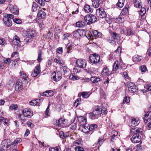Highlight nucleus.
<instances>
[{
  "label": "nucleus",
  "instance_id": "obj_34",
  "mask_svg": "<svg viewBox=\"0 0 151 151\" xmlns=\"http://www.w3.org/2000/svg\"><path fill=\"white\" fill-rule=\"evenodd\" d=\"M22 141V139L21 138H18L16 139L12 143V145H13L14 146L17 144L18 143L21 142Z\"/></svg>",
  "mask_w": 151,
  "mask_h": 151
},
{
  "label": "nucleus",
  "instance_id": "obj_50",
  "mask_svg": "<svg viewBox=\"0 0 151 151\" xmlns=\"http://www.w3.org/2000/svg\"><path fill=\"white\" fill-rule=\"evenodd\" d=\"M64 119H63L61 118L57 122V124L59 126L61 125L62 124H64Z\"/></svg>",
  "mask_w": 151,
  "mask_h": 151
},
{
  "label": "nucleus",
  "instance_id": "obj_24",
  "mask_svg": "<svg viewBox=\"0 0 151 151\" xmlns=\"http://www.w3.org/2000/svg\"><path fill=\"white\" fill-rule=\"evenodd\" d=\"M110 71L107 67L103 68L101 72V74L104 76H107L109 75Z\"/></svg>",
  "mask_w": 151,
  "mask_h": 151
},
{
  "label": "nucleus",
  "instance_id": "obj_39",
  "mask_svg": "<svg viewBox=\"0 0 151 151\" xmlns=\"http://www.w3.org/2000/svg\"><path fill=\"white\" fill-rule=\"evenodd\" d=\"M82 142L80 140H77L74 141L73 143V146H76L77 147L79 145H81Z\"/></svg>",
  "mask_w": 151,
  "mask_h": 151
},
{
  "label": "nucleus",
  "instance_id": "obj_51",
  "mask_svg": "<svg viewBox=\"0 0 151 151\" xmlns=\"http://www.w3.org/2000/svg\"><path fill=\"white\" fill-rule=\"evenodd\" d=\"M114 40L111 36L109 37L107 39V41L110 43L113 44L114 43Z\"/></svg>",
  "mask_w": 151,
  "mask_h": 151
},
{
  "label": "nucleus",
  "instance_id": "obj_63",
  "mask_svg": "<svg viewBox=\"0 0 151 151\" xmlns=\"http://www.w3.org/2000/svg\"><path fill=\"white\" fill-rule=\"evenodd\" d=\"M5 40L4 38H0V45H4L5 43Z\"/></svg>",
  "mask_w": 151,
  "mask_h": 151
},
{
  "label": "nucleus",
  "instance_id": "obj_4",
  "mask_svg": "<svg viewBox=\"0 0 151 151\" xmlns=\"http://www.w3.org/2000/svg\"><path fill=\"white\" fill-rule=\"evenodd\" d=\"M128 90L130 92L134 93L137 92L138 88L133 83L130 82L127 84Z\"/></svg>",
  "mask_w": 151,
  "mask_h": 151
},
{
  "label": "nucleus",
  "instance_id": "obj_38",
  "mask_svg": "<svg viewBox=\"0 0 151 151\" xmlns=\"http://www.w3.org/2000/svg\"><path fill=\"white\" fill-rule=\"evenodd\" d=\"M81 95L83 98H87L89 97L90 95L88 92H83L81 93Z\"/></svg>",
  "mask_w": 151,
  "mask_h": 151
},
{
  "label": "nucleus",
  "instance_id": "obj_26",
  "mask_svg": "<svg viewBox=\"0 0 151 151\" xmlns=\"http://www.w3.org/2000/svg\"><path fill=\"white\" fill-rule=\"evenodd\" d=\"M88 125L87 124H85L82 125V131L85 133H87L88 132V131L89 130V128H88Z\"/></svg>",
  "mask_w": 151,
  "mask_h": 151
},
{
  "label": "nucleus",
  "instance_id": "obj_35",
  "mask_svg": "<svg viewBox=\"0 0 151 151\" xmlns=\"http://www.w3.org/2000/svg\"><path fill=\"white\" fill-rule=\"evenodd\" d=\"M38 56L37 59V61L40 62L42 60V52L40 50H39L38 52Z\"/></svg>",
  "mask_w": 151,
  "mask_h": 151
},
{
  "label": "nucleus",
  "instance_id": "obj_32",
  "mask_svg": "<svg viewBox=\"0 0 151 151\" xmlns=\"http://www.w3.org/2000/svg\"><path fill=\"white\" fill-rule=\"evenodd\" d=\"M124 0H119L116 4V6L120 8L122 7L124 5Z\"/></svg>",
  "mask_w": 151,
  "mask_h": 151
},
{
  "label": "nucleus",
  "instance_id": "obj_9",
  "mask_svg": "<svg viewBox=\"0 0 151 151\" xmlns=\"http://www.w3.org/2000/svg\"><path fill=\"white\" fill-rule=\"evenodd\" d=\"M23 88L22 82L20 79L18 80L15 86V90L16 91H19L21 90Z\"/></svg>",
  "mask_w": 151,
  "mask_h": 151
},
{
  "label": "nucleus",
  "instance_id": "obj_57",
  "mask_svg": "<svg viewBox=\"0 0 151 151\" xmlns=\"http://www.w3.org/2000/svg\"><path fill=\"white\" fill-rule=\"evenodd\" d=\"M13 21L14 22L18 24H20L22 22V21L21 20L17 18L14 19Z\"/></svg>",
  "mask_w": 151,
  "mask_h": 151
},
{
  "label": "nucleus",
  "instance_id": "obj_15",
  "mask_svg": "<svg viewBox=\"0 0 151 151\" xmlns=\"http://www.w3.org/2000/svg\"><path fill=\"white\" fill-rule=\"evenodd\" d=\"M3 21L5 25L7 27H10L12 26V21L10 19L6 18L4 16Z\"/></svg>",
  "mask_w": 151,
  "mask_h": 151
},
{
  "label": "nucleus",
  "instance_id": "obj_48",
  "mask_svg": "<svg viewBox=\"0 0 151 151\" xmlns=\"http://www.w3.org/2000/svg\"><path fill=\"white\" fill-rule=\"evenodd\" d=\"M99 1V0L95 1L93 3V6L95 8L98 7L100 5Z\"/></svg>",
  "mask_w": 151,
  "mask_h": 151
},
{
  "label": "nucleus",
  "instance_id": "obj_3",
  "mask_svg": "<svg viewBox=\"0 0 151 151\" xmlns=\"http://www.w3.org/2000/svg\"><path fill=\"white\" fill-rule=\"evenodd\" d=\"M96 14L98 17L102 18L106 17L107 16L106 12L102 8H99L97 9Z\"/></svg>",
  "mask_w": 151,
  "mask_h": 151
},
{
  "label": "nucleus",
  "instance_id": "obj_12",
  "mask_svg": "<svg viewBox=\"0 0 151 151\" xmlns=\"http://www.w3.org/2000/svg\"><path fill=\"white\" fill-rule=\"evenodd\" d=\"M12 42L14 45L17 47H19L20 45V39L19 37L17 35H15L14 37Z\"/></svg>",
  "mask_w": 151,
  "mask_h": 151
},
{
  "label": "nucleus",
  "instance_id": "obj_58",
  "mask_svg": "<svg viewBox=\"0 0 151 151\" xmlns=\"http://www.w3.org/2000/svg\"><path fill=\"white\" fill-rule=\"evenodd\" d=\"M20 79L22 80V83L24 84H26L28 83V81L26 78H24V77H21V79Z\"/></svg>",
  "mask_w": 151,
  "mask_h": 151
},
{
  "label": "nucleus",
  "instance_id": "obj_20",
  "mask_svg": "<svg viewBox=\"0 0 151 151\" xmlns=\"http://www.w3.org/2000/svg\"><path fill=\"white\" fill-rule=\"evenodd\" d=\"M84 9L85 11L88 13L92 12L93 10L92 6L88 4H86L84 6Z\"/></svg>",
  "mask_w": 151,
  "mask_h": 151
},
{
  "label": "nucleus",
  "instance_id": "obj_61",
  "mask_svg": "<svg viewBox=\"0 0 151 151\" xmlns=\"http://www.w3.org/2000/svg\"><path fill=\"white\" fill-rule=\"evenodd\" d=\"M145 88L148 91H151V83L145 86Z\"/></svg>",
  "mask_w": 151,
  "mask_h": 151
},
{
  "label": "nucleus",
  "instance_id": "obj_23",
  "mask_svg": "<svg viewBox=\"0 0 151 151\" xmlns=\"http://www.w3.org/2000/svg\"><path fill=\"white\" fill-rule=\"evenodd\" d=\"M142 59V56L137 55H134L132 58L133 61L135 63L139 62Z\"/></svg>",
  "mask_w": 151,
  "mask_h": 151
},
{
  "label": "nucleus",
  "instance_id": "obj_28",
  "mask_svg": "<svg viewBox=\"0 0 151 151\" xmlns=\"http://www.w3.org/2000/svg\"><path fill=\"white\" fill-rule=\"evenodd\" d=\"M69 78L71 80L75 81L79 79V78L78 76H75V73H72L69 76Z\"/></svg>",
  "mask_w": 151,
  "mask_h": 151
},
{
  "label": "nucleus",
  "instance_id": "obj_29",
  "mask_svg": "<svg viewBox=\"0 0 151 151\" xmlns=\"http://www.w3.org/2000/svg\"><path fill=\"white\" fill-rule=\"evenodd\" d=\"M92 112L94 113V114L97 115L98 118L100 116L101 114L100 109L98 107L96 108Z\"/></svg>",
  "mask_w": 151,
  "mask_h": 151
},
{
  "label": "nucleus",
  "instance_id": "obj_44",
  "mask_svg": "<svg viewBox=\"0 0 151 151\" xmlns=\"http://www.w3.org/2000/svg\"><path fill=\"white\" fill-rule=\"evenodd\" d=\"M128 9L127 7H124L121 12L122 15H125L128 13Z\"/></svg>",
  "mask_w": 151,
  "mask_h": 151
},
{
  "label": "nucleus",
  "instance_id": "obj_27",
  "mask_svg": "<svg viewBox=\"0 0 151 151\" xmlns=\"http://www.w3.org/2000/svg\"><path fill=\"white\" fill-rule=\"evenodd\" d=\"M78 119L79 121H81V124H86V118L84 117L80 116L78 117Z\"/></svg>",
  "mask_w": 151,
  "mask_h": 151
},
{
  "label": "nucleus",
  "instance_id": "obj_1",
  "mask_svg": "<svg viewBox=\"0 0 151 151\" xmlns=\"http://www.w3.org/2000/svg\"><path fill=\"white\" fill-rule=\"evenodd\" d=\"M96 20V17L93 14L86 16L84 18V20L87 24H90L94 22Z\"/></svg>",
  "mask_w": 151,
  "mask_h": 151
},
{
  "label": "nucleus",
  "instance_id": "obj_16",
  "mask_svg": "<svg viewBox=\"0 0 151 151\" xmlns=\"http://www.w3.org/2000/svg\"><path fill=\"white\" fill-rule=\"evenodd\" d=\"M143 119L145 122L146 123L148 121V119L149 120H151V112L147 111L144 115V117L143 118Z\"/></svg>",
  "mask_w": 151,
  "mask_h": 151
},
{
  "label": "nucleus",
  "instance_id": "obj_46",
  "mask_svg": "<svg viewBox=\"0 0 151 151\" xmlns=\"http://www.w3.org/2000/svg\"><path fill=\"white\" fill-rule=\"evenodd\" d=\"M97 125L95 124H92L89 127V130L92 131L97 128Z\"/></svg>",
  "mask_w": 151,
  "mask_h": 151
},
{
  "label": "nucleus",
  "instance_id": "obj_30",
  "mask_svg": "<svg viewBox=\"0 0 151 151\" xmlns=\"http://www.w3.org/2000/svg\"><path fill=\"white\" fill-rule=\"evenodd\" d=\"M86 23L85 22H84L82 21H80L76 23V25L78 27H82L85 25Z\"/></svg>",
  "mask_w": 151,
  "mask_h": 151
},
{
  "label": "nucleus",
  "instance_id": "obj_6",
  "mask_svg": "<svg viewBox=\"0 0 151 151\" xmlns=\"http://www.w3.org/2000/svg\"><path fill=\"white\" fill-rule=\"evenodd\" d=\"M9 8L11 12L13 14L18 15L19 13L18 9L15 6L13 2H10L9 4Z\"/></svg>",
  "mask_w": 151,
  "mask_h": 151
},
{
  "label": "nucleus",
  "instance_id": "obj_33",
  "mask_svg": "<svg viewBox=\"0 0 151 151\" xmlns=\"http://www.w3.org/2000/svg\"><path fill=\"white\" fill-rule=\"evenodd\" d=\"M89 115L90 118L91 119H94L98 118L97 115L94 114V113L93 112L89 113Z\"/></svg>",
  "mask_w": 151,
  "mask_h": 151
},
{
  "label": "nucleus",
  "instance_id": "obj_5",
  "mask_svg": "<svg viewBox=\"0 0 151 151\" xmlns=\"http://www.w3.org/2000/svg\"><path fill=\"white\" fill-rule=\"evenodd\" d=\"M52 76L53 80L57 82L61 79L62 74L60 71H55L52 73Z\"/></svg>",
  "mask_w": 151,
  "mask_h": 151
},
{
  "label": "nucleus",
  "instance_id": "obj_11",
  "mask_svg": "<svg viewBox=\"0 0 151 151\" xmlns=\"http://www.w3.org/2000/svg\"><path fill=\"white\" fill-rule=\"evenodd\" d=\"M40 72V68L39 65L36 66L35 69L32 72V76L34 77H36Z\"/></svg>",
  "mask_w": 151,
  "mask_h": 151
},
{
  "label": "nucleus",
  "instance_id": "obj_22",
  "mask_svg": "<svg viewBox=\"0 0 151 151\" xmlns=\"http://www.w3.org/2000/svg\"><path fill=\"white\" fill-rule=\"evenodd\" d=\"M27 34L28 38H29L30 39L35 36L36 35L35 32L33 30L29 31Z\"/></svg>",
  "mask_w": 151,
  "mask_h": 151
},
{
  "label": "nucleus",
  "instance_id": "obj_47",
  "mask_svg": "<svg viewBox=\"0 0 151 151\" xmlns=\"http://www.w3.org/2000/svg\"><path fill=\"white\" fill-rule=\"evenodd\" d=\"M18 108L16 104H12L9 107V109L11 110H16Z\"/></svg>",
  "mask_w": 151,
  "mask_h": 151
},
{
  "label": "nucleus",
  "instance_id": "obj_37",
  "mask_svg": "<svg viewBox=\"0 0 151 151\" xmlns=\"http://www.w3.org/2000/svg\"><path fill=\"white\" fill-rule=\"evenodd\" d=\"M104 141L103 138H100L99 139L97 143L94 144L93 146H96V145H98V146H101Z\"/></svg>",
  "mask_w": 151,
  "mask_h": 151
},
{
  "label": "nucleus",
  "instance_id": "obj_59",
  "mask_svg": "<svg viewBox=\"0 0 151 151\" xmlns=\"http://www.w3.org/2000/svg\"><path fill=\"white\" fill-rule=\"evenodd\" d=\"M87 33L88 34V37H89V39H90L91 40L93 39V37H94V36L93 35L92 32L91 33L90 32H88Z\"/></svg>",
  "mask_w": 151,
  "mask_h": 151
},
{
  "label": "nucleus",
  "instance_id": "obj_62",
  "mask_svg": "<svg viewBox=\"0 0 151 151\" xmlns=\"http://www.w3.org/2000/svg\"><path fill=\"white\" fill-rule=\"evenodd\" d=\"M18 56V54L17 52H13L11 55V57L12 58L14 57L15 58H17Z\"/></svg>",
  "mask_w": 151,
  "mask_h": 151
},
{
  "label": "nucleus",
  "instance_id": "obj_14",
  "mask_svg": "<svg viewBox=\"0 0 151 151\" xmlns=\"http://www.w3.org/2000/svg\"><path fill=\"white\" fill-rule=\"evenodd\" d=\"M140 120L138 118H136L132 119V120L131 124L133 127H135L137 126L140 123Z\"/></svg>",
  "mask_w": 151,
  "mask_h": 151
},
{
  "label": "nucleus",
  "instance_id": "obj_17",
  "mask_svg": "<svg viewBox=\"0 0 151 151\" xmlns=\"http://www.w3.org/2000/svg\"><path fill=\"white\" fill-rule=\"evenodd\" d=\"M123 32L125 35L127 36H130L133 35L134 34V32L131 29L127 28Z\"/></svg>",
  "mask_w": 151,
  "mask_h": 151
},
{
  "label": "nucleus",
  "instance_id": "obj_64",
  "mask_svg": "<svg viewBox=\"0 0 151 151\" xmlns=\"http://www.w3.org/2000/svg\"><path fill=\"white\" fill-rule=\"evenodd\" d=\"M69 36L70 34L69 33H65L63 35V38L64 40L68 39Z\"/></svg>",
  "mask_w": 151,
  "mask_h": 151
},
{
  "label": "nucleus",
  "instance_id": "obj_56",
  "mask_svg": "<svg viewBox=\"0 0 151 151\" xmlns=\"http://www.w3.org/2000/svg\"><path fill=\"white\" fill-rule=\"evenodd\" d=\"M37 6L36 4H33L32 7V10L33 11H36L37 9Z\"/></svg>",
  "mask_w": 151,
  "mask_h": 151
},
{
  "label": "nucleus",
  "instance_id": "obj_60",
  "mask_svg": "<svg viewBox=\"0 0 151 151\" xmlns=\"http://www.w3.org/2000/svg\"><path fill=\"white\" fill-rule=\"evenodd\" d=\"M59 54H61L63 53V48L59 47L57 48L56 51Z\"/></svg>",
  "mask_w": 151,
  "mask_h": 151
},
{
  "label": "nucleus",
  "instance_id": "obj_55",
  "mask_svg": "<svg viewBox=\"0 0 151 151\" xmlns=\"http://www.w3.org/2000/svg\"><path fill=\"white\" fill-rule=\"evenodd\" d=\"M4 16V17H6L9 19H12L14 18V15L12 14H5Z\"/></svg>",
  "mask_w": 151,
  "mask_h": 151
},
{
  "label": "nucleus",
  "instance_id": "obj_8",
  "mask_svg": "<svg viewBox=\"0 0 151 151\" xmlns=\"http://www.w3.org/2000/svg\"><path fill=\"white\" fill-rule=\"evenodd\" d=\"M12 145V143L10 139H5L2 141L1 143L2 147L4 149H6Z\"/></svg>",
  "mask_w": 151,
  "mask_h": 151
},
{
  "label": "nucleus",
  "instance_id": "obj_25",
  "mask_svg": "<svg viewBox=\"0 0 151 151\" xmlns=\"http://www.w3.org/2000/svg\"><path fill=\"white\" fill-rule=\"evenodd\" d=\"M120 64L118 60H116L113 65V70L114 71H116L118 68Z\"/></svg>",
  "mask_w": 151,
  "mask_h": 151
},
{
  "label": "nucleus",
  "instance_id": "obj_19",
  "mask_svg": "<svg viewBox=\"0 0 151 151\" xmlns=\"http://www.w3.org/2000/svg\"><path fill=\"white\" fill-rule=\"evenodd\" d=\"M133 2L135 7L139 8L142 7V3L140 0H133Z\"/></svg>",
  "mask_w": 151,
  "mask_h": 151
},
{
  "label": "nucleus",
  "instance_id": "obj_31",
  "mask_svg": "<svg viewBox=\"0 0 151 151\" xmlns=\"http://www.w3.org/2000/svg\"><path fill=\"white\" fill-rule=\"evenodd\" d=\"M38 101L39 100L38 99H37L36 100H34L33 101L29 102V104L31 106H39L40 104L38 102Z\"/></svg>",
  "mask_w": 151,
  "mask_h": 151
},
{
  "label": "nucleus",
  "instance_id": "obj_53",
  "mask_svg": "<svg viewBox=\"0 0 151 151\" xmlns=\"http://www.w3.org/2000/svg\"><path fill=\"white\" fill-rule=\"evenodd\" d=\"M75 149L76 151H85L83 147L79 146L75 147Z\"/></svg>",
  "mask_w": 151,
  "mask_h": 151
},
{
  "label": "nucleus",
  "instance_id": "obj_2",
  "mask_svg": "<svg viewBox=\"0 0 151 151\" xmlns=\"http://www.w3.org/2000/svg\"><path fill=\"white\" fill-rule=\"evenodd\" d=\"M89 59L91 63L96 64L100 61V57L97 54H91L89 57Z\"/></svg>",
  "mask_w": 151,
  "mask_h": 151
},
{
  "label": "nucleus",
  "instance_id": "obj_45",
  "mask_svg": "<svg viewBox=\"0 0 151 151\" xmlns=\"http://www.w3.org/2000/svg\"><path fill=\"white\" fill-rule=\"evenodd\" d=\"M61 71L62 72H63L64 73H66L69 71V70L67 68V67L64 66L62 67L61 68Z\"/></svg>",
  "mask_w": 151,
  "mask_h": 151
},
{
  "label": "nucleus",
  "instance_id": "obj_13",
  "mask_svg": "<svg viewBox=\"0 0 151 151\" xmlns=\"http://www.w3.org/2000/svg\"><path fill=\"white\" fill-rule=\"evenodd\" d=\"M131 141L133 143H138L140 141V136L137 134H134L131 139Z\"/></svg>",
  "mask_w": 151,
  "mask_h": 151
},
{
  "label": "nucleus",
  "instance_id": "obj_36",
  "mask_svg": "<svg viewBox=\"0 0 151 151\" xmlns=\"http://www.w3.org/2000/svg\"><path fill=\"white\" fill-rule=\"evenodd\" d=\"M72 48V47L70 43H69L67 44L65 46V49H66L67 53H69L70 52V50H71Z\"/></svg>",
  "mask_w": 151,
  "mask_h": 151
},
{
  "label": "nucleus",
  "instance_id": "obj_52",
  "mask_svg": "<svg viewBox=\"0 0 151 151\" xmlns=\"http://www.w3.org/2000/svg\"><path fill=\"white\" fill-rule=\"evenodd\" d=\"M11 61L10 58H4L3 60L4 63L7 64H9L10 63H11Z\"/></svg>",
  "mask_w": 151,
  "mask_h": 151
},
{
  "label": "nucleus",
  "instance_id": "obj_49",
  "mask_svg": "<svg viewBox=\"0 0 151 151\" xmlns=\"http://www.w3.org/2000/svg\"><path fill=\"white\" fill-rule=\"evenodd\" d=\"M139 69L142 72H145L147 70L146 67L145 65L140 66Z\"/></svg>",
  "mask_w": 151,
  "mask_h": 151
},
{
  "label": "nucleus",
  "instance_id": "obj_54",
  "mask_svg": "<svg viewBox=\"0 0 151 151\" xmlns=\"http://www.w3.org/2000/svg\"><path fill=\"white\" fill-rule=\"evenodd\" d=\"M130 101V98L129 97V96H126L125 97L123 100V103H128Z\"/></svg>",
  "mask_w": 151,
  "mask_h": 151
},
{
  "label": "nucleus",
  "instance_id": "obj_10",
  "mask_svg": "<svg viewBox=\"0 0 151 151\" xmlns=\"http://www.w3.org/2000/svg\"><path fill=\"white\" fill-rule=\"evenodd\" d=\"M22 111L27 117L30 118L33 115V112L30 109L26 108Z\"/></svg>",
  "mask_w": 151,
  "mask_h": 151
},
{
  "label": "nucleus",
  "instance_id": "obj_43",
  "mask_svg": "<svg viewBox=\"0 0 151 151\" xmlns=\"http://www.w3.org/2000/svg\"><path fill=\"white\" fill-rule=\"evenodd\" d=\"M110 34L111 36L114 39H115L117 37H119V34L116 33V32H110Z\"/></svg>",
  "mask_w": 151,
  "mask_h": 151
},
{
  "label": "nucleus",
  "instance_id": "obj_18",
  "mask_svg": "<svg viewBox=\"0 0 151 151\" xmlns=\"http://www.w3.org/2000/svg\"><path fill=\"white\" fill-rule=\"evenodd\" d=\"M37 15L40 19H45L46 17V14L45 12L42 10L39 11Z\"/></svg>",
  "mask_w": 151,
  "mask_h": 151
},
{
  "label": "nucleus",
  "instance_id": "obj_40",
  "mask_svg": "<svg viewBox=\"0 0 151 151\" xmlns=\"http://www.w3.org/2000/svg\"><path fill=\"white\" fill-rule=\"evenodd\" d=\"M22 114H18V117L21 120L24 121L25 119L26 116L24 115V113L22 111Z\"/></svg>",
  "mask_w": 151,
  "mask_h": 151
},
{
  "label": "nucleus",
  "instance_id": "obj_42",
  "mask_svg": "<svg viewBox=\"0 0 151 151\" xmlns=\"http://www.w3.org/2000/svg\"><path fill=\"white\" fill-rule=\"evenodd\" d=\"M146 12V9L145 7L141 8L139 12V14L141 16H143Z\"/></svg>",
  "mask_w": 151,
  "mask_h": 151
},
{
  "label": "nucleus",
  "instance_id": "obj_7",
  "mask_svg": "<svg viewBox=\"0 0 151 151\" xmlns=\"http://www.w3.org/2000/svg\"><path fill=\"white\" fill-rule=\"evenodd\" d=\"M76 62L77 66L80 68H83L86 66V61L85 60L78 59L76 60Z\"/></svg>",
  "mask_w": 151,
  "mask_h": 151
},
{
  "label": "nucleus",
  "instance_id": "obj_21",
  "mask_svg": "<svg viewBox=\"0 0 151 151\" xmlns=\"http://www.w3.org/2000/svg\"><path fill=\"white\" fill-rule=\"evenodd\" d=\"M72 34L75 37L79 38L81 36V31L80 29H78L73 32Z\"/></svg>",
  "mask_w": 151,
  "mask_h": 151
},
{
  "label": "nucleus",
  "instance_id": "obj_41",
  "mask_svg": "<svg viewBox=\"0 0 151 151\" xmlns=\"http://www.w3.org/2000/svg\"><path fill=\"white\" fill-rule=\"evenodd\" d=\"M142 129L140 128H135L134 129L133 132L135 133L134 134L139 135L138 134L142 132Z\"/></svg>",
  "mask_w": 151,
  "mask_h": 151
}]
</instances>
